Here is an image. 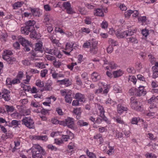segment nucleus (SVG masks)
<instances>
[{
    "label": "nucleus",
    "instance_id": "obj_1",
    "mask_svg": "<svg viewBox=\"0 0 158 158\" xmlns=\"http://www.w3.org/2000/svg\"><path fill=\"white\" fill-rule=\"evenodd\" d=\"M27 152L31 154L32 158H43L42 154L44 152V150L39 144L34 145Z\"/></svg>",
    "mask_w": 158,
    "mask_h": 158
},
{
    "label": "nucleus",
    "instance_id": "obj_2",
    "mask_svg": "<svg viewBox=\"0 0 158 158\" xmlns=\"http://www.w3.org/2000/svg\"><path fill=\"white\" fill-rule=\"evenodd\" d=\"M35 22L33 20H30L25 23L26 26L22 27L21 29V31L22 34L27 35L30 31H31L34 29V25Z\"/></svg>",
    "mask_w": 158,
    "mask_h": 158
},
{
    "label": "nucleus",
    "instance_id": "obj_3",
    "mask_svg": "<svg viewBox=\"0 0 158 158\" xmlns=\"http://www.w3.org/2000/svg\"><path fill=\"white\" fill-rule=\"evenodd\" d=\"M60 93L62 96H64L65 102L66 103H71L72 100V91L70 89H64L60 91Z\"/></svg>",
    "mask_w": 158,
    "mask_h": 158
},
{
    "label": "nucleus",
    "instance_id": "obj_4",
    "mask_svg": "<svg viewBox=\"0 0 158 158\" xmlns=\"http://www.w3.org/2000/svg\"><path fill=\"white\" fill-rule=\"evenodd\" d=\"M22 124L29 129L34 128V122L30 117H24L22 120Z\"/></svg>",
    "mask_w": 158,
    "mask_h": 158
},
{
    "label": "nucleus",
    "instance_id": "obj_5",
    "mask_svg": "<svg viewBox=\"0 0 158 158\" xmlns=\"http://www.w3.org/2000/svg\"><path fill=\"white\" fill-rule=\"evenodd\" d=\"M59 124L64 126H66L69 128H72L74 125V119L72 118L68 117L65 120L60 122Z\"/></svg>",
    "mask_w": 158,
    "mask_h": 158
},
{
    "label": "nucleus",
    "instance_id": "obj_6",
    "mask_svg": "<svg viewBox=\"0 0 158 158\" xmlns=\"http://www.w3.org/2000/svg\"><path fill=\"white\" fill-rule=\"evenodd\" d=\"M45 52L48 54L52 55H54L59 58H61L62 55L60 52L56 48H54L52 49H49L48 48H46L45 50Z\"/></svg>",
    "mask_w": 158,
    "mask_h": 158
},
{
    "label": "nucleus",
    "instance_id": "obj_7",
    "mask_svg": "<svg viewBox=\"0 0 158 158\" xmlns=\"http://www.w3.org/2000/svg\"><path fill=\"white\" fill-rule=\"evenodd\" d=\"M43 23L46 27L51 25L54 23L53 17L48 13H46L44 16Z\"/></svg>",
    "mask_w": 158,
    "mask_h": 158
},
{
    "label": "nucleus",
    "instance_id": "obj_8",
    "mask_svg": "<svg viewBox=\"0 0 158 158\" xmlns=\"http://www.w3.org/2000/svg\"><path fill=\"white\" fill-rule=\"evenodd\" d=\"M74 98L80 102H83L85 101V95L80 93H76L75 95Z\"/></svg>",
    "mask_w": 158,
    "mask_h": 158
},
{
    "label": "nucleus",
    "instance_id": "obj_9",
    "mask_svg": "<svg viewBox=\"0 0 158 158\" xmlns=\"http://www.w3.org/2000/svg\"><path fill=\"white\" fill-rule=\"evenodd\" d=\"M90 48L89 52L92 55L96 54L98 52L97 42L95 41L93 43L92 45Z\"/></svg>",
    "mask_w": 158,
    "mask_h": 158
},
{
    "label": "nucleus",
    "instance_id": "obj_10",
    "mask_svg": "<svg viewBox=\"0 0 158 158\" xmlns=\"http://www.w3.org/2000/svg\"><path fill=\"white\" fill-rule=\"evenodd\" d=\"M57 83H59L60 85H64L66 87H68L72 84L71 82L69 79L65 78L62 80H58Z\"/></svg>",
    "mask_w": 158,
    "mask_h": 158
},
{
    "label": "nucleus",
    "instance_id": "obj_11",
    "mask_svg": "<svg viewBox=\"0 0 158 158\" xmlns=\"http://www.w3.org/2000/svg\"><path fill=\"white\" fill-rule=\"evenodd\" d=\"M146 94V91L145 90L144 87L139 86L138 89H136V95L138 96H144Z\"/></svg>",
    "mask_w": 158,
    "mask_h": 158
},
{
    "label": "nucleus",
    "instance_id": "obj_12",
    "mask_svg": "<svg viewBox=\"0 0 158 158\" xmlns=\"http://www.w3.org/2000/svg\"><path fill=\"white\" fill-rule=\"evenodd\" d=\"M3 59L6 61L7 63L10 64H12L16 61L15 58L13 57H10L9 56H2Z\"/></svg>",
    "mask_w": 158,
    "mask_h": 158
},
{
    "label": "nucleus",
    "instance_id": "obj_13",
    "mask_svg": "<svg viewBox=\"0 0 158 158\" xmlns=\"http://www.w3.org/2000/svg\"><path fill=\"white\" fill-rule=\"evenodd\" d=\"M32 138L33 139L42 140L44 141H47L48 139V136L47 135H33L32 136Z\"/></svg>",
    "mask_w": 158,
    "mask_h": 158
},
{
    "label": "nucleus",
    "instance_id": "obj_14",
    "mask_svg": "<svg viewBox=\"0 0 158 158\" xmlns=\"http://www.w3.org/2000/svg\"><path fill=\"white\" fill-rule=\"evenodd\" d=\"M50 73L52 78L55 79H57L58 77H64V74L56 73L54 70H51Z\"/></svg>",
    "mask_w": 158,
    "mask_h": 158
},
{
    "label": "nucleus",
    "instance_id": "obj_15",
    "mask_svg": "<svg viewBox=\"0 0 158 158\" xmlns=\"http://www.w3.org/2000/svg\"><path fill=\"white\" fill-rule=\"evenodd\" d=\"M131 106L133 109H137L136 107L138 104V102L135 98L134 97H132L131 98Z\"/></svg>",
    "mask_w": 158,
    "mask_h": 158
},
{
    "label": "nucleus",
    "instance_id": "obj_16",
    "mask_svg": "<svg viewBox=\"0 0 158 158\" xmlns=\"http://www.w3.org/2000/svg\"><path fill=\"white\" fill-rule=\"evenodd\" d=\"M18 40L23 46H27L30 44L29 41L26 40L21 36H19Z\"/></svg>",
    "mask_w": 158,
    "mask_h": 158
},
{
    "label": "nucleus",
    "instance_id": "obj_17",
    "mask_svg": "<svg viewBox=\"0 0 158 158\" xmlns=\"http://www.w3.org/2000/svg\"><path fill=\"white\" fill-rule=\"evenodd\" d=\"M95 41H94L93 40H87L82 45V47L84 48H90L91 45H92L93 43L95 42Z\"/></svg>",
    "mask_w": 158,
    "mask_h": 158
},
{
    "label": "nucleus",
    "instance_id": "obj_18",
    "mask_svg": "<svg viewBox=\"0 0 158 158\" xmlns=\"http://www.w3.org/2000/svg\"><path fill=\"white\" fill-rule=\"evenodd\" d=\"M91 78L93 81L96 82L100 79V76L97 73L94 72L91 75Z\"/></svg>",
    "mask_w": 158,
    "mask_h": 158
},
{
    "label": "nucleus",
    "instance_id": "obj_19",
    "mask_svg": "<svg viewBox=\"0 0 158 158\" xmlns=\"http://www.w3.org/2000/svg\"><path fill=\"white\" fill-rule=\"evenodd\" d=\"M117 111L118 113L122 114L123 111L127 110V109L126 107H124L122 105H118L117 107Z\"/></svg>",
    "mask_w": 158,
    "mask_h": 158
},
{
    "label": "nucleus",
    "instance_id": "obj_20",
    "mask_svg": "<svg viewBox=\"0 0 158 158\" xmlns=\"http://www.w3.org/2000/svg\"><path fill=\"white\" fill-rule=\"evenodd\" d=\"M113 119L117 123L122 125H126L125 122L120 117L116 116L115 117L113 118Z\"/></svg>",
    "mask_w": 158,
    "mask_h": 158
},
{
    "label": "nucleus",
    "instance_id": "obj_21",
    "mask_svg": "<svg viewBox=\"0 0 158 158\" xmlns=\"http://www.w3.org/2000/svg\"><path fill=\"white\" fill-rule=\"evenodd\" d=\"M94 15H95L103 17L104 16V14L102 10L100 8H98L95 10Z\"/></svg>",
    "mask_w": 158,
    "mask_h": 158
},
{
    "label": "nucleus",
    "instance_id": "obj_22",
    "mask_svg": "<svg viewBox=\"0 0 158 158\" xmlns=\"http://www.w3.org/2000/svg\"><path fill=\"white\" fill-rule=\"evenodd\" d=\"M31 14L34 16L39 17L40 16V12L39 11L36 9H31Z\"/></svg>",
    "mask_w": 158,
    "mask_h": 158
},
{
    "label": "nucleus",
    "instance_id": "obj_23",
    "mask_svg": "<svg viewBox=\"0 0 158 158\" xmlns=\"http://www.w3.org/2000/svg\"><path fill=\"white\" fill-rule=\"evenodd\" d=\"M123 72L120 69L113 72V75L114 78H116L121 76L123 75Z\"/></svg>",
    "mask_w": 158,
    "mask_h": 158
},
{
    "label": "nucleus",
    "instance_id": "obj_24",
    "mask_svg": "<svg viewBox=\"0 0 158 158\" xmlns=\"http://www.w3.org/2000/svg\"><path fill=\"white\" fill-rule=\"evenodd\" d=\"M127 33L126 31H124L123 32H117L116 33L117 36L119 38H123L127 36L126 34Z\"/></svg>",
    "mask_w": 158,
    "mask_h": 158
},
{
    "label": "nucleus",
    "instance_id": "obj_25",
    "mask_svg": "<svg viewBox=\"0 0 158 158\" xmlns=\"http://www.w3.org/2000/svg\"><path fill=\"white\" fill-rule=\"evenodd\" d=\"M24 3L23 1H19L15 3L13 5V8L14 9H16L18 8L21 7Z\"/></svg>",
    "mask_w": 158,
    "mask_h": 158
},
{
    "label": "nucleus",
    "instance_id": "obj_26",
    "mask_svg": "<svg viewBox=\"0 0 158 158\" xmlns=\"http://www.w3.org/2000/svg\"><path fill=\"white\" fill-rule=\"evenodd\" d=\"M42 43H37L35 44V50L36 51H38L42 52Z\"/></svg>",
    "mask_w": 158,
    "mask_h": 158
},
{
    "label": "nucleus",
    "instance_id": "obj_27",
    "mask_svg": "<svg viewBox=\"0 0 158 158\" xmlns=\"http://www.w3.org/2000/svg\"><path fill=\"white\" fill-rule=\"evenodd\" d=\"M94 139H99L100 144H101L103 142V139L102 137V135L100 133L94 135Z\"/></svg>",
    "mask_w": 158,
    "mask_h": 158
},
{
    "label": "nucleus",
    "instance_id": "obj_28",
    "mask_svg": "<svg viewBox=\"0 0 158 158\" xmlns=\"http://www.w3.org/2000/svg\"><path fill=\"white\" fill-rule=\"evenodd\" d=\"M50 39L53 44H55L56 46H60V44L59 40H56L55 38H53L52 36L50 37Z\"/></svg>",
    "mask_w": 158,
    "mask_h": 158
},
{
    "label": "nucleus",
    "instance_id": "obj_29",
    "mask_svg": "<svg viewBox=\"0 0 158 158\" xmlns=\"http://www.w3.org/2000/svg\"><path fill=\"white\" fill-rule=\"evenodd\" d=\"M72 48L73 42H69L66 44L65 49L66 51H70V52H71L73 50Z\"/></svg>",
    "mask_w": 158,
    "mask_h": 158
},
{
    "label": "nucleus",
    "instance_id": "obj_30",
    "mask_svg": "<svg viewBox=\"0 0 158 158\" xmlns=\"http://www.w3.org/2000/svg\"><path fill=\"white\" fill-rule=\"evenodd\" d=\"M128 41L134 44H137L138 43V41L137 39L135 37L130 36L127 38Z\"/></svg>",
    "mask_w": 158,
    "mask_h": 158
},
{
    "label": "nucleus",
    "instance_id": "obj_31",
    "mask_svg": "<svg viewBox=\"0 0 158 158\" xmlns=\"http://www.w3.org/2000/svg\"><path fill=\"white\" fill-rule=\"evenodd\" d=\"M52 84V82L50 80H48L46 83L45 88L47 90H50L52 89L51 86Z\"/></svg>",
    "mask_w": 158,
    "mask_h": 158
},
{
    "label": "nucleus",
    "instance_id": "obj_32",
    "mask_svg": "<svg viewBox=\"0 0 158 158\" xmlns=\"http://www.w3.org/2000/svg\"><path fill=\"white\" fill-rule=\"evenodd\" d=\"M35 66L40 69H43L45 67V65L42 62H36L35 63Z\"/></svg>",
    "mask_w": 158,
    "mask_h": 158
},
{
    "label": "nucleus",
    "instance_id": "obj_33",
    "mask_svg": "<svg viewBox=\"0 0 158 158\" xmlns=\"http://www.w3.org/2000/svg\"><path fill=\"white\" fill-rule=\"evenodd\" d=\"M13 135L12 133H7L3 135L2 136V138L3 139L5 140L8 138H11Z\"/></svg>",
    "mask_w": 158,
    "mask_h": 158
},
{
    "label": "nucleus",
    "instance_id": "obj_34",
    "mask_svg": "<svg viewBox=\"0 0 158 158\" xmlns=\"http://www.w3.org/2000/svg\"><path fill=\"white\" fill-rule=\"evenodd\" d=\"M5 106L6 109V111L7 113L12 112L14 110L15 108L13 106L5 105Z\"/></svg>",
    "mask_w": 158,
    "mask_h": 158
},
{
    "label": "nucleus",
    "instance_id": "obj_35",
    "mask_svg": "<svg viewBox=\"0 0 158 158\" xmlns=\"http://www.w3.org/2000/svg\"><path fill=\"white\" fill-rule=\"evenodd\" d=\"M97 107L100 111V115H103L104 114L105 111L103 107L99 104H97Z\"/></svg>",
    "mask_w": 158,
    "mask_h": 158
},
{
    "label": "nucleus",
    "instance_id": "obj_36",
    "mask_svg": "<svg viewBox=\"0 0 158 158\" xmlns=\"http://www.w3.org/2000/svg\"><path fill=\"white\" fill-rule=\"evenodd\" d=\"M54 66L56 68H59L61 65V63L59 61H57L56 58L52 62Z\"/></svg>",
    "mask_w": 158,
    "mask_h": 158
},
{
    "label": "nucleus",
    "instance_id": "obj_37",
    "mask_svg": "<svg viewBox=\"0 0 158 158\" xmlns=\"http://www.w3.org/2000/svg\"><path fill=\"white\" fill-rule=\"evenodd\" d=\"M114 90L116 93L121 92L122 91V88L118 85H115L113 86Z\"/></svg>",
    "mask_w": 158,
    "mask_h": 158
},
{
    "label": "nucleus",
    "instance_id": "obj_38",
    "mask_svg": "<svg viewBox=\"0 0 158 158\" xmlns=\"http://www.w3.org/2000/svg\"><path fill=\"white\" fill-rule=\"evenodd\" d=\"M75 78L76 84L79 85L81 86L82 85V83L79 76L78 75L76 76Z\"/></svg>",
    "mask_w": 158,
    "mask_h": 158
},
{
    "label": "nucleus",
    "instance_id": "obj_39",
    "mask_svg": "<svg viewBox=\"0 0 158 158\" xmlns=\"http://www.w3.org/2000/svg\"><path fill=\"white\" fill-rule=\"evenodd\" d=\"M86 152L89 158H97L95 155L92 152H89L88 150L87 149Z\"/></svg>",
    "mask_w": 158,
    "mask_h": 158
},
{
    "label": "nucleus",
    "instance_id": "obj_40",
    "mask_svg": "<svg viewBox=\"0 0 158 158\" xmlns=\"http://www.w3.org/2000/svg\"><path fill=\"white\" fill-rule=\"evenodd\" d=\"M108 42L111 45V46H116L118 44V43L115 40L110 38L108 40Z\"/></svg>",
    "mask_w": 158,
    "mask_h": 158
},
{
    "label": "nucleus",
    "instance_id": "obj_41",
    "mask_svg": "<svg viewBox=\"0 0 158 158\" xmlns=\"http://www.w3.org/2000/svg\"><path fill=\"white\" fill-rule=\"evenodd\" d=\"M14 143L15 144V147L12 149V151L13 152H15V150L18 148L20 144V142L19 141H15Z\"/></svg>",
    "mask_w": 158,
    "mask_h": 158
},
{
    "label": "nucleus",
    "instance_id": "obj_42",
    "mask_svg": "<svg viewBox=\"0 0 158 158\" xmlns=\"http://www.w3.org/2000/svg\"><path fill=\"white\" fill-rule=\"evenodd\" d=\"M29 32H31L30 36L31 38H34L35 39L37 38L36 33L34 29L31 31H30Z\"/></svg>",
    "mask_w": 158,
    "mask_h": 158
},
{
    "label": "nucleus",
    "instance_id": "obj_43",
    "mask_svg": "<svg viewBox=\"0 0 158 158\" xmlns=\"http://www.w3.org/2000/svg\"><path fill=\"white\" fill-rule=\"evenodd\" d=\"M81 31L83 33H85L87 34H89L90 32V30L89 28L86 27H82L81 29Z\"/></svg>",
    "mask_w": 158,
    "mask_h": 158
},
{
    "label": "nucleus",
    "instance_id": "obj_44",
    "mask_svg": "<svg viewBox=\"0 0 158 158\" xmlns=\"http://www.w3.org/2000/svg\"><path fill=\"white\" fill-rule=\"evenodd\" d=\"M77 124L81 126H86L88 125V123L84 122L83 120H79L78 121Z\"/></svg>",
    "mask_w": 158,
    "mask_h": 158
},
{
    "label": "nucleus",
    "instance_id": "obj_45",
    "mask_svg": "<svg viewBox=\"0 0 158 158\" xmlns=\"http://www.w3.org/2000/svg\"><path fill=\"white\" fill-rule=\"evenodd\" d=\"M101 27L104 29H106L108 26V23L105 20H104L101 24Z\"/></svg>",
    "mask_w": 158,
    "mask_h": 158
},
{
    "label": "nucleus",
    "instance_id": "obj_46",
    "mask_svg": "<svg viewBox=\"0 0 158 158\" xmlns=\"http://www.w3.org/2000/svg\"><path fill=\"white\" fill-rule=\"evenodd\" d=\"M21 121L16 120H13L11 121V123L12 126H18L20 124Z\"/></svg>",
    "mask_w": 158,
    "mask_h": 158
},
{
    "label": "nucleus",
    "instance_id": "obj_47",
    "mask_svg": "<svg viewBox=\"0 0 158 158\" xmlns=\"http://www.w3.org/2000/svg\"><path fill=\"white\" fill-rule=\"evenodd\" d=\"M110 88L109 85H106L104 87V90L103 91V94H106L109 92Z\"/></svg>",
    "mask_w": 158,
    "mask_h": 158
},
{
    "label": "nucleus",
    "instance_id": "obj_48",
    "mask_svg": "<svg viewBox=\"0 0 158 158\" xmlns=\"http://www.w3.org/2000/svg\"><path fill=\"white\" fill-rule=\"evenodd\" d=\"M36 85L39 87H42L44 86V83L40 80H38L36 81Z\"/></svg>",
    "mask_w": 158,
    "mask_h": 158
},
{
    "label": "nucleus",
    "instance_id": "obj_49",
    "mask_svg": "<svg viewBox=\"0 0 158 158\" xmlns=\"http://www.w3.org/2000/svg\"><path fill=\"white\" fill-rule=\"evenodd\" d=\"M45 58H46L48 60L51 61H52V62L56 59L55 57L49 55H46L45 56Z\"/></svg>",
    "mask_w": 158,
    "mask_h": 158
},
{
    "label": "nucleus",
    "instance_id": "obj_50",
    "mask_svg": "<svg viewBox=\"0 0 158 158\" xmlns=\"http://www.w3.org/2000/svg\"><path fill=\"white\" fill-rule=\"evenodd\" d=\"M84 22L86 24H90L92 23V19L89 17H86L84 20Z\"/></svg>",
    "mask_w": 158,
    "mask_h": 158
},
{
    "label": "nucleus",
    "instance_id": "obj_51",
    "mask_svg": "<svg viewBox=\"0 0 158 158\" xmlns=\"http://www.w3.org/2000/svg\"><path fill=\"white\" fill-rule=\"evenodd\" d=\"M129 93L131 95H136V89L134 88H131L129 90Z\"/></svg>",
    "mask_w": 158,
    "mask_h": 158
},
{
    "label": "nucleus",
    "instance_id": "obj_52",
    "mask_svg": "<svg viewBox=\"0 0 158 158\" xmlns=\"http://www.w3.org/2000/svg\"><path fill=\"white\" fill-rule=\"evenodd\" d=\"M12 54H13V53L10 50H5L4 51L3 54L2 56H9V55H11Z\"/></svg>",
    "mask_w": 158,
    "mask_h": 158
},
{
    "label": "nucleus",
    "instance_id": "obj_53",
    "mask_svg": "<svg viewBox=\"0 0 158 158\" xmlns=\"http://www.w3.org/2000/svg\"><path fill=\"white\" fill-rule=\"evenodd\" d=\"M48 70L47 69H44L41 71L40 76L42 77H44L48 73Z\"/></svg>",
    "mask_w": 158,
    "mask_h": 158
},
{
    "label": "nucleus",
    "instance_id": "obj_54",
    "mask_svg": "<svg viewBox=\"0 0 158 158\" xmlns=\"http://www.w3.org/2000/svg\"><path fill=\"white\" fill-rule=\"evenodd\" d=\"M2 98L6 101H8L10 99V94H5L2 96Z\"/></svg>",
    "mask_w": 158,
    "mask_h": 158
},
{
    "label": "nucleus",
    "instance_id": "obj_55",
    "mask_svg": "<svg viewBox=\"0 0 158 158\" xmlns=\"http://www.w3.org/2000/svg\"><path fill=\"white\" fill-rule=\"evenodd\" d=\"M31 106L34 107H40V104L38 102L32 101L31 104Z\"/></svg>",
    "mask_w": 158,
    "mask_h": 158
},
{
    "label": "nucleus",
    "instance_id": "obj_56",
    "mask_svg": "<svg viewBox=\"0 0 158 158\" xmlns=\"http://www.w3.org/2000/svg\"><path fill=\"white\" fill-rule=\"evenodd\" d=\"M21 86L23 88V89L25 91H29L31 89V87L29 85H26L23 84Z\"/></svg>",
    "mask_w": 158,
    "mask_h": 158
},
{
    "label": "nucleus",
    "instance_id": "obj_57",
    "mask_svg": "<svg viewBox=\"0 0 158 158\" xmlns=\"http://www.w3.org/2000/svg\"><path fill=\"white\" fill-rule=\"evenodd\" d=\"M78 10L82 15H85V9L84 8L81 7L80 6H78Z\"/></svg>",
    "mask_w": 158,
    "mask_h": 158
},
{
    "label": "nucleus",
    "instance_id": "obj_58",
    "mask_svg": "<svg viewBox=\"0 0 158 158\" xmlns=\"http://www.w3.org/2000/svg\"><path fill=\"white\" fill-rule=\"evenodd\" d=\"M61 138L63 142H67L68 141V139H69V136L67 135H62Z\"/></svg>",
    "mask_w": 158,
    "mask_h": 158
},
{
    "label": "nucleus",
    "instance_id": "obj_59",
    "mask_svg": "<svg viewBox=\"0 0 158 158\" xmlns=\"http://www.w3.org/2000/svg\"><path fill=\"white\" fill-rule=\"evenodd\" d=\"M153 74L152 77L153 78H156L158 77V70L152 69Z\"/></svg>",
    "mask_w": 158,
    "mask_h": 158
},
{
    "label": "nucleus",
    "instance_id": "obj_60",
    "mask_svg": "<svg viewBox=\"0 0 158 158\" xmlns=\"http://www.w3.org/2000/svg\"><path fill=\"white\" fill-rule=\"evenodd\" d=\"M109 150L107 152V153L109 155H111L114 152V147H112L109 146Z\"/></svg>",
    "mask_w": 158,
    "mask_h": 158
},
{
    "label": "nucleus",
    "instance_id": "obj_61",
    "mask_svg": "<svg viewBox=\"0 0 158 158\" xmlns=\"http://www.w3.org/2000/svg\"><path fill=\"white\" fill-rule=\"evenodd\" d=\"M23 76V71H19L17 76V78H18L20 81L22 78Z\"/></svg>",
    "mask_w": 158,
    "mask_h": 158
},
{
    "label": "nucleus",
    "instance_id": "obj_62",
    "mask_svg": "<svg viewBox=\"0 0 158 158\" xmlns=\"http://www.w3.org/2000/svg\"><path fill=\"white\" fill-rule=\"evenodd\" d=\"M146 158H156V156L155 154L152 153H148L145 155Z\"/></svg>",
    "mask_w": 158,
    "mask_h": 158
},
{
    "label": "nucleus",
    "instance_id": "obj_63",
    "mask_svg": "<svg viewBox=\"0 0 158 158\" xmlns=\"http://www.w3.org/2000/svg\"><path fill=\"white\" fill-rule=\"evenodd\" d=\"M85 6H86L88 9H93L94 7L93 4L91 3H84Z\"/></svg>",
    "mask_w": 158,
    "mask_h": 158
},
{
    "label": "nucleus",
    "instance_id": "obj_64",
    "mask_svg": "<svg viewBox=\"0 0 158 158\" xmlns=\"http://www.w3.org/2000/svg\"><path fill=\"white\" fill-rule=\"evenodd\" d=\"M68 147L69 150L73 149L75 147V143L73 142L70 143L68 146Z\"/></svg>",
    "mask_w": 158,
    "mask_h": 158
}]
</instances>
